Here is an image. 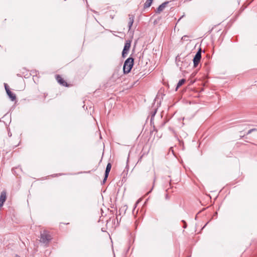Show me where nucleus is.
<instances>
[{"label":"nucleus","instance_id":"f257e3e1","mask_svg":"<svg viewBox=\"0 0 257 257\" xmlns=\"http://www.w3.org/2000/svg\"><path fill=\"white\" fill-rule=\"evenodd\" d=\"M52 239L51 235L48 231L43 230L40 232V242L48 244Z\"/></svg>","mask_w":257,"mask_h":257},{"label":"nucleus","instance_id":"f03ea898","mask_svg":"<svg viewBox=\"0 0 257 257\" xmlns=\"http://www.w3.org/2000/svg\"><path fill=\"white\" fill-rule=\"evenodd\" d=\"M134 59L131 57L127 58L125 61L123 67V72L124 74H127L131 71L134 65Z\"/></svg>","mask_w":257,"mask_h":257},{"label":"nucleus","instance_id":"7ed1b4c3","mask_svg":"<svg viewBox=\"0 0 257 257\" xmlns=\"http://www.w3.org/2000/svg\"><path fill=\"white\" fill-rule=\"evenodd\" d=\"M131 44V41L130 40L126 41L124 47L123 48L122 52V57L123 58H125L127 55L128 52L130 49Z\"/></svg>","mask_w":257,"mask_h":257},{"label":"nucleus","instance_id":"20e7f679","mask_svg":"<svg viewBox=\"0 0 257 257\" xmlns=\"http://www.w3.org/2000/svg\"><path fill=\"white\" fill-rule=\"evenodd\" d=\"M201 58V49L196 54L193 59L194 67H196L200 61Z\"/></svg>","mask_w":257,"mask_h":257},{"label":"nucleus","instance_id":"39448f33","mask_svg":"<svg viewBox=\"0 0 257 257\" xmlns=\"http://www.w3.org/2000/svg\"><path fill=\"white\" fill-rule=\"evenodd\" d=\"M5 89H6V91L7 92V93L8 94V95L9 96V97H10V98L11 99V100L12 101H14L16 100V95L13 93L9 89L8 86L7 85V84H5Z\"/></svg>","mask_w":257,"mask_h":257},{"label":"nucleus","instance_id":"423d86ee","mask_svg":"<svg viewBox=\"0 0 257 257\" xmlns=\"http://www.w3.org/2000/svg\"><path fill=\"white\" fill-rule=\"evenodd\" d=\"M56 79L57 82L63 86L68 87L69 85L67 83V82L61 77V76L59 75H57L56 76Z\"/></svg>","mask_w":257,"mask_h":257},{"label":"nucleus","instance_id":"0eeeda50","mask_svg":"<svg viewBox=\"0 0 257 257\" xmlns=\"http://www.w3.org/2000/svg\"><path fill=\"white\" fill-rule=\"evenodd\" d=\"M7 199V194L6 191H3L0 196V208L2 207Z\"/></svg>","mask_w":257,"mask_h":257},{"label":"nucleus","instance_id":"6e6552de","mask_svg":"<svg viewBox=\"0 0 257 257\" xmlns=\"http://www.w3.org/2000/svg\"><path fill=\"white\" fill-rule=\"evenodd\" d=\"M111 168V164L109 163H108L107 165L106 168V170H105V177H104V180H105L107 179V178L108 177V174L110 171Z\"/></svg>","mask_w":257,"mask_h":257},{"label":"nucleus","instance_id":"1a4fd4ad","mask_svg":"<svg viewBox=\"0 0 257 257\" xmlns=\"http://www.w3.org/2000/svg\"><path fill=\"white\" fill-rule=\"evenodd\" d=\"M168 3V2H165L161 4L157 9V13H160L161 12H162L164 10V9L166 8Z\"/></svg>","mask_w":257,"mask_h":257},{"label":"nucleus","instance_id":"9d476101","mask_svg":"<svg viewBox=\"0 0 257 257\" xmlns=\"http://www.w3.org/2000/svg\"><path fill=\"white\" fill-rule=\"evenodd\" d=\"M134 18L132 15H129V21H128V27L129 30L131 29L133 23H134Z\"/></svg>","mask_w":257,"mask_h":257},{"label":"nucleus","instance_id":"9b49d317","mask_svg":"<svg viewBox=\"0 0 257 257\" xmlns=\"http://www.w3.org/2000/svg\"><path fill=\"white\" fill-rule=\"evenodd\" d=\"M153 0H147L144 4V8H148L151 6Z\"/></svg>","mask_w":257,"mask_h":257},{"label":"nucleus","instance_id":"f8f14e48","mask_svg":"<svg viewBox=\"0 0 257 257\" xmlns=\"http://www.w3.org/2000/svg\"><path fill=\"white\" fill-rule=\"evenodd\" d=\"M186 81L185 79H182L181 80H180L179 82L177 84V87H176V90H177V89L180 87L181 86H182L184 83Z\"/></svg>","mask_w":257,"mask_h":257},{"label":"nucleus","instance_id":"ddd939ff","mask_svg":"<svg viewBox=\"0 0 257 257\" xmlns=\"http://www.w3.org/2000/svg\"><path fill=\"white\" fill-rule=\"evenodd\" d=\"M252 1H253V0H250V1H249V3H248V4H249V3H251V2H252Z\"/></svg>","mask_w":257,"mask_h":257},{"label":"nucleus","instance_id":"4468645a","mask_svg":"<svg viewBox=\"0 0 257 257\" xmlns=\"http://www.w3.org/2000/svg\"><path fill=\"white\" fill-rule=\"evenodd\" d=\"M15 257H20V256H19L18 255H16Z\"/></svg>","mask_w":257,"mask_h":257}]
</instances>
